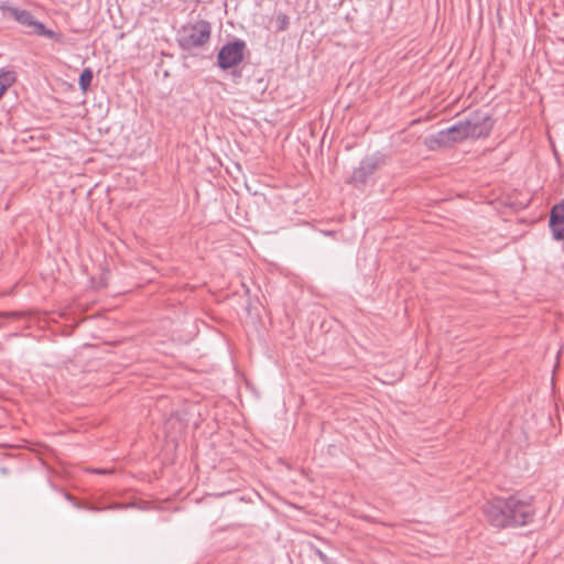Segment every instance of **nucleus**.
I'll return each mask as SVG.
<instances>
[{"mask_svg":"<svg viewBox=\"0 0 564 564\" xmlns=\"http://www.w3.org/2000/svg\"><path fill=\"white\" fill-rule=\"evenodd\" d=\"M482 511L487 521L498 529L527 525L535 513L532 498H521L518 495L495 498L484 505Z\"/></svg>","mask_w":564,"mask_h":564,"instance_id":"f257e3e1","label":"nucleus"},{"mask_svg":"<svg viewBox=\"0 0 564 564\" xmlns=\"http://www.w3.org/2000/svg\"><path fill=\"white\" fill-rule=\"evenodd\" d=\"M212 25L206 20L184 25L178 32L177 42L182 50L204 47L210 41Z\"/></svg>","mask_w":564,"mask_h":564,"instance_id":"f03ea898","label":"nucleus"},{"mask_svg":"<svg viewBox=\"0 0 564 564\" xmlns=\"http://www.w3.org/2000/svg\"><path fill=\"white\" fill-rule=\"evenodd\" d=\"M247 44L241 39L227 42L217 54V65L223 70L238 66L245 57Z\"/></svg>","mask_w":564,"mask_h":564,"instance_id":"7ed1b4c3","label":"nucleus"},{"mask_svg":"<svg viewBox=\"0 0 564 564\" xmlns=\"http://www.w3.org/2000/svg\"><path fill=\"white\" fill-rule=\"evenodd\" d=\"M468 138L465 120H462L447 129L441 130L437 134L431 135L427 143L431 149H434L435 145L444 147L451 142H462Z\"/></svg>","mask_w":564,"mask_h":564,"instance_id":"20e7f679","label":"nucleus"},{"mask_svg":"<svg viewBox=\"0 0 564 564\" xmlns=\"http://www.w3.org/2000/svg\"><path fill=\"white\" fill-rule=\"evenodd\" d=\"M468 137L479 139L489 135L494 128V119L484 111H476L465 119Z\"/></svg>","mask_w":564,"mask_h":564,"instance_id":"39448f33","label":"nucleus"},{"mask_svg":"<svg viewBox=\"0 0 564 564\" xmlns=\"http://www.w3.org/2000/svg\"><path fill=\"white\" fill-rule=\"evenodd\" d=\"M379 167V160L373 156L365 158L358 167H356L348 180V183L356 187L366 184L369 176H371Z\"/></svg>","mask_w":564,"mask_h":564,"instance_id":"423d86ee","label":"nucleus"},{"mask_svg":"<svg viewBox=\"0 0 564 564\" xmlns=\"http://www.w3.org/2000/svg\"><path fill=\"white\" fill-rule=\"evenodd\" d=\"M549 226L554 239L564 240V202L555 204L552 207Z\"/></svg>","mask_w":564,"mask_h":564,"instance_id":"0eeeda50","label":"nucleus"},{"mask_svg":"<svg viewBox=\"0 0 564 564\" xmlns=\"http://www.w3.org/2000/svg\"><path fill=\"white\" fill-rule=\"evenodd\" d=\"M93 78H94V73L89 67L83 69V72L79 76V79H78V85H79V88L84 93H86L88 90V88L90 87Z\"/></svg>","mask_w":564,"mask_h":564,"instance_id":"6e6552de","label":"nucleus"},{"mask_svg":"<svg viewBox=\"0 0 564 564\" xmlns=\"http://www.w3.org/2000/svg\"><path fill=\"white\" fill-rule=\"evenodd\" d=\"M31 28L32 32L36 35L45 36L48 39H55L57 36V34L54 31L46 29L42 22H39L36 20H34V24H32Z\"/></svg>","mask_w":564,"mask_h":564,"instance_id":"1a4fd4ad","label":"nucleus"},{"mask_svg":"<svg viewBox=\"0 0 564 564\" xmlns=\"http://www.w3.org/2000/svg\"><path fill=\"white\" fill-rule=\"evenodd\" d=\"M275 23V30L278 32H282L289 29L290 25V18L285 13H278L274 20Z\"/></svg>","mask_w":564,"mask_h":564,"instance_id":"9d476101","label":"nucleus"},{"mask_svg":"<svg viewBox=\"0 0 564 564\" xmlns=\"http://www.w3.org/2000/svg\"><path fill=\"white\" fill-rule=\"evenodd\" d=\"M14 82V72H2L0 74V88H3V91H6Z\"/></svg>","mask_w":564,"mask_h":564,"instance_id":"9b49d317","label":"nucleus"},{"mask_svg":"<svg viewBox=\"0 0 564 564\" xmlns=\"http://www.w3.org/2000/svg\"><path fill=\"white\" fill-rule=\"evenodd\" d=\"M63 495H64L65 499L68 500L69 502H72L73 506L77 509H87V510H91V511L99 510V508H96L94 506H87L86 503L76 501L75 497L72 496L69 492H64Z\"/></svg>","mask_w":564,"mask_h":564,"instance_id":"f8f14e48","label":"nucleus"},{"mask_svg":"<svg viewBox=\"0 0 564 564\" xmlns=\"http://www.w3.org/2000/svg\"><path fill=\"white\" fill-rule=\"evenodd\" d=\"M34 17L33 14L28 11V10H24L22 12V14L20 15V19L18 20V22L24 26H28V28H31L32 24H34Z\"/></svg>","mask_w":564,"mask_h":564,"instance_id":"ddd939ff","label":"nucleus"},{"mask_svg":"<svg viewBox=\"0 0 564 564\" xmlns=\"http://www.w3.org/2000/svg\"><path fill=\"white\" fill-rule=\"evenodd\" d=\"M15 10V7H12L8 1L0 3V11L2 12L3 18H12V13Z\"/></svg>","mask_w":564,"mask_h":564,"instance_id":"4468645a","label":"nucleus"},{"mask_svg":"<svg viewBox=\"0 0 564 564\" xmlns=\"http://www.w3.org/2000/svg\"><path fill=\"white\" fill-rule=\"evenodd\" d=\"M310 549L312 551H314V553L318 556V558L324 563V564H330V561L329 558L327 557V555L321 550L318 549L316 545H314L313 543H310Z\"/></svg>","mask_w":564,"mask_h":564,"instance_id":"2eb2a0df","label":"nucleus"},{"mask_svg":"<svg viewBox=\"0 0 564 564\" xmlns=\"http://www.w3.org/2000/svg\"><path fill=\"white\" fill-rule=\"evenodd\" d=\"M23 11H24L23 9L15 8V10L12 13L11 19H13L18 22V20L20 19V15L22 14Z\"/></svg>","mask_w":564,"mask_h":564,"instance_id":"dca6fc26","label":"nucleus"},{"mask_svg":"<svg viewBox=\"0 0 564 564\" xmlns=\"http://www.w3.org/2000/svg\"><path fill=\"white\" fill-rule=\"evenodd\" d=\"M3 315H6V314L4 313H0V316H3Z\"/></svg>","mask_w":564,"mask_h":564,"instance_id":"f3484780","label":"nucleus"}]
</instances>
